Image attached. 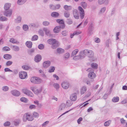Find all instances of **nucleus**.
I'll use <instances>...</instances> for the list:
<instances>
[{"instance_id":"nucleus-23","label":"nucleus","mask_w":127,"mask_h":127,"mask_svg":"<svg viewBox=\"0 0 127 127\" xmlns=\"http://www.w3.org/2000/svg\"><path fill=\"white\" fill-rule=\"evenodd\" d=\"M26 45L28 48H31L32 47V43L31 41H27L26 43Z\"/></svg>"},{"instance_id":"nucleus-45","label":"nucleus","mask_w":127,"mask_h":127,"mask_svg":"<svg viewBox=\"0 0 127 127\" xmlns=\"http://www.w3.org/2000/svg\"><path fill=\"white\" fill-rule=\"evenodd\" d=\"M81 4L83 8L85 9L87 7V4L86 2H82L81 3Z\"/></svg>"},{"instance_id":"nucleus-21","label":"nucleus","mask_w":127,"mask_h":127,"mask_svg":"<svg viewBox=\"0 0 127 127\" xmlns=\"http://www.w3.org/2000/svg\"><path fill=\"white\" fill-rule=\"evenodd\" d=\"M12 49L15 51H18L20 50V48L16 45H12L11 46Z\"/></svg>"},{"instance_id":"nucleus-56","label":"nucleus","mask_w":127,"mask_h":127,"mask_svg":"<svg viewBox=\"0 0 127 127\" xmlns=\"http://www.w3.org/2000/svg\"><path fill=\"white\" fill-rule=\"evenodd\" d=\"M33 116L35 118L39 116V114L37 112H34L33 113Z\"/></svg>"},{"instance_id":"nucleus-2","label":"nucleus","mask_w":127,"mask_h":127,"mask_svg":"<svg viewBox=\"0 0 127 127\" xmlns=\"http://www.w3.org/2000/svg\"><path fill=\"white\" fill-rule=\"evenodd\" d=\"M94 23L92 22L89 23L88 31V33L89 35H91L93 34V31L94 30Z\"/></svg>"},{"instance_id":"nucleus-17","label":"nucleus","mask_w":127,"mask_h":127,"mask_svg":"<svg viewBox=\"0 0 127 127\" xmlns=\"http://www.w3.org/2000/svg\"><path fill=\"white\" fill-rule=\"evenodd\" d=\"M50 61H48L44 62L43 64L44 67L46 68L48 67L50 64Z\"/></svg>"},{"instance_id":"nucleus-36","label":"nucleus","mask_w":127,"mask_h":127,"mask_svg":"<svg viewBox=\"0 0 127 127\" xmlns=\"http://www.w3.org/2000/svg\"><path fill=\"white\" fill-rule=\"evenodd\" d=\"M111 121L108 120L105 122L104 123V126L105 127H107L109 126L111 123Z\"/></svg>"},{"instance_id":"nucleus-20","label":"nucleus","mask_w":127,"mask_h":127,"mask_svg":"<svg viewBox=\"0 0 127 127\" xmlns=\"http://www.w3.org/2000/svg\"><path fill=\"white\" fill-rule=\"evenodd\" d=\"M85 49L83 51H81L79 55L81 59L84 58L86 55V52H85Z\"/></svg>"},{"instance_id":"nucleus-50","label":"nucleus","mask_w":127,"mask_h":127,"mask_svg":"<svg viewBox=\"0 0 127 127\" xmlns=\"http://www.w3.org/2000/svg\"><path fill=\"white\" fill-rule=\"evenodd\" d=\"M68 33V32L66 31H63L62 33V35L64 36H66Z\"/></svg>"},{"instance_id":"nucleus-55","label":"nucleus","mask_w":127,"mask_h":127,"mask_svg":"<svg viewBox=\"0 0 127 127\" xmlns=\"http://www.w3.org/2000/svg\"><path fill=\"white\" fill-rule=\"evenodd\" d=\"M73 59L75 60H78L80 59H81L80 56L78 55L77 56H75L73 58Z\"/></svg>"},{"instance_id":"nucleus-57","label":"nucleus","mask_w":127,"mask_h":127,"mask_svg":"<svg viewBox=\"0 0 127 127\" xmlns=\"http://www.w3.org/2000/svg\"><path fill=\"white\" fill-rule=\"evenodd\" d=\"M55 67L54 66H52L51 67V68L49 70V72H54L55 70Z\"/></svg>"},{"instance_id":"nucleus-43","label":"nucleus","mask_w":127,"mask_h":127,"mask_svg":"<svg viewBox=\"0 0 127 127\" xmlns=\"http://www.w3.org/2000/svg\"><path fill=\"white\" fill-rule=\"evenodd\" d=\"M9 41L13 44L16 43L17 42V41L13 38H11L9 40Z\"/></svg>"},{"instance_id":"nucleus-10","label":"nucleus","mask_w":127,"mask_h":127,"mask_svg":"<svg viewBox=\"0 0 127 127\" xmlns=\"http://www.w3.org/2000/svg\"><path fill=\"white\" fill-rule=\"evenodd\" d=\"M77 94L75 93L72 94L70 96V99L72 101H75L77 99Z\"/></svg>"},{"instance_id":"nucleus-41","label":"nucleus","mask_w":127,"mask_h":127,"mask_svg":"<svg viewBox=\"0 0 127 127\" xmlns=\"http://www.w3.org/2000/svg\"><path fill=\"white\" fill-rule=\"evenodd\" d=\"M38 38V36L36 35H34L33 36L31 40L32 41L36 40Z\"/></svg>"},{"instance_id":"nucleus-58","label":"nucleus","mask_w":127,"mask_h":127,"mask_svg":"<svg viewBox=\"0 0 127 127\" xmlns=\"http://www.w3.org/2000/svg\"><path fill=\"white\" fill-rule=\"evenodd\" d=\"M20 100L24 102H27V99L25 97H21L20 99Z\"/></svg>"},{"instance_id":"nucleus-42","label":"nucleus","mask_w":127,"mask_h":127,"mask_svg":"<svg viewBox=\"0 0 127 127\" xmlns=\"http://www.w3.org/2000/svg\"><path fill=\"white\" fill-rule=\"evenodd\" d=\"M106 9V7H103L100 10L99 12V14L102 13L105 11Z\"/></svg>"},{"instance_id":"nucleus-19","label":"nucleus","mask_w":127,"mask_h":127,"mask_svg":"<svg viewBox=\"0 0 127 127\" xmlns=\"http://www.w3.org/2000/svg\"><path fill=\"white\" fill-rule=\"evenodd\" d=\"M109 3L108 0H98V3L99 4H101L105 3L106 4H107Z\"/></svg>"},{"instance_id":"nucleus-54","label":"nucleus","mask_w":127,"mask_h":127,"mask_svg":"<svg viewBox=\"0 0 127 127\" xmlns=\"http://www.w3.org/2000/svg\"><path fill=\"white\" fill-rule=\"evenodd\" d=\"M54 88L57 90L59 88V84L57 83H55L53 85Z\"/></svg>"},{"instance_id":"nucleus-62","label":"nucleus","mask_w":127,"mask_h":127,"mask_svg":"<svg viewBox=\"0 0 127 127\" xmlns=\"http://www.w3.org/2000/svg\"><path fill=\"white\" fill-rule=\"evenodd\" d=\"M49 7L51 9L54 10L56 9L55 6L53 5H50L49 6Z\"/></svg>"},{"instance_id":"nucleus-24","label":"nucleus","mask_w":127,"mask_h":127,"mask_svg":"<svg viewBox=\"0 0 127 127\" xmlns=\"http://www.w3.org/2000/svg\"><path fill=\"white\" fill-rule=\"evenodd\" d=\"M10 6V4L8 3H6L4 5V8L5 10H8Z\"/></svg>"},{"instance_id":"nucleus-47","label":"nucleus","mask_w":127,"mask_h":127,"mask_svg":"<svg viewBox=\"0 0 127 127\" xmlns=\"http://www.w3.org/2000/svg\"><path fill=\"white\" fill-rule=\"evenodd\" d=\"M42 24L44 26H47L50 25V23L48 21H45L43 22Z\"/></svg>"},{"instance_id":"nucleus-29","label":"nucleus","mask_w":127,"mask_h":127,"mask_svg":"<svg viewBox=\"0 0 127 127\" xmlns=\"http://www.w3.org/2000/svg\"><path fill=\"white\" fill-rule=\"evenodd\" d=\"M3 57L5 59L9 60L12 58V56L10 54H6L4 55Z\"/></svg>"},{"instance_id":"nucleus-32","label":"nucleus","mask_w":127,"mask_h":127,"mask_svg":"<svg viewBox=\"0 0 127 127\" xmlns=\"http://www.w3.org/2000/svg\"><path fill=\"white\" fill-rule=\"evenodd\" d=\"M119 100V98L118 97H114L112 99V102H118Z\"/></svg>"},{"instance_id":"nucleus-3","label":"nucleus","mask_w":127,"mask_h":127,"mask_svg":"<svg viewBox=\"0 0 127 127\" xmlns=\"http://www.w3.org/2000/svg\"><path fill=\"white\" fill-rule=\"evenodd\" d=\"M23 119L24 121L27 120L29 121H32L33 120V118L29 113H26L24 115Z\"/></svg>"},{"instance_id":"nucleus-26","label":"nucleus","mask_w":127,"mask_h":127,"mask_svg":"<svg viewBox=\"0 0 127 127\" xmlns=\"http://www.w3.org/2000/svg\"><path fill=\"white\" fill-rule=\"evenodd\" d=\"M59 14L57 12H52L51 14V16L54 17H57L59 15Z\"/></svg>"},{"instance_id":"nucleus-8","label":"nucleus","mask_w":127,"mask_h":127,"mask_svg":"<svg viewBox=\"0 0 127 127\" xmlns=\"http://www.w3.org/2000/svg\"><path fill=\"white\" fill-rule=\"evenodd\" d=\"M12 11L11 9L5 10L3 13V14L5 16L10 17L12 14Z\"/></svg>"},{"instance_id":"nucleus-44","label":"nucleus","mask_w":127,"mask_h":127,"mask_svg":"<svg viewBox=\"0 0 127 127\" xmlns=\"http://www.w3.org/2000/svg\"><path fill=\"white\" fill-rule=\"evenodd\" d=\"M7 20V18L4 17L2 16L0 17V21H4Z\"/></svg>"},{"instance_id":"nucleus-18","label":"nucleus","mask_w":127,"mask_h":127,"mask_svg":"<svg viewBox=\"0 0 127 127\" xmlns=\"http://www.w3.org/2000/svg\"><path fill=\"white\" fill-rule=\"evenodd\" d=\"M43 30L45 32L46 35L47 36H51V32L48 29L45 28L43 29Z\"/></svg>"},{"instance_id":"nucleus-49","label":"nucleus","mask_w":127,"mask_h":127,"mask_svg":"<svg viewBox=\"0 0 127 127\" xmlns=\"http://www.w3.org/2000/svg\"><path fill=\"white\" fill-rule=\"evenodd\" d=\"M67 23L68 24H71L72 23V21L71 19H67L66 21Z\"/></svg>"},{"instance_id":"nucleus-48","label":"nucleus","mask_w":127,"mask_h":127,"mask_svg":"<svg viewBox=\"0 0 127 127\" xmlns=\"http://www.w3.org/2000/svg\"><path fill=\"white\" fill-rule=\"evenodd\" d=\"M28 26L27 25H24L23 26V28L25 31H26L28 29Z\"/></svg>"},{"instance_id":"nucleus-61","label":"nucleus","mask_w":127,"mask_h":127,"mask_svg":"<svg viewBox=\"0 0 127 127\" xmlns=\"http://www.w3.org/2000/svg\"><path fill=\"white\" fill-rule=\"evenodd\" d=\"M29 108L31 109H35L36 108V106L34 105H31L29 106Z\"/></svg>"},{"instance_id":"nucleus-63","label":"nucleus","mask_w":127,"mask_h":127,"mask_svg":"<svg viewBox=\"0 0 127 127\" xmlns=\"http://www.w3.org/2000/svg\"><path fill=\"white\" fill-rule=\"evenodd\" d=\"M10 124V123L9 122H6L4 123V126H9Z\"/></svg>"},{"instance_id":"nucleus-34","label":"nucleus","mask_w":127,"mask_h":127,"mask_svg":"<svg viewBox=\"0 0 127 127\" xmlns=\"http://www.w3.org/2000/svg\"><path fill=\"white\" fill-rule=\"evenodd\" d=\"M65 104L64 103H62L60 105L59 109L60 110H62L64 109L65 108Z\"/></svg>"},{"instance_id":"nucleus-46","label":"nucleus","mask_w":127,"mask_h":127,"mask_svg":"<svg viewBox=\"0 0 127 127\" xmlns=\"http://www.w3.org/2000/svg\"><path fill=\"white\" fill-rule=\"evenodd\" d=\"M70 56V54L69 53H66L64 55V59L65 60L67 59Z\"/></svg>"},{"instance_id":"nucleus-7","label":"nucleus","mask_w":127,"mask_h":127,"mask_svg":"<svg viewBox=\"0 0 127 127\" xmlns=\"http://www.w3.org/2000/svg\"><path fill=\"white\" fill-rule=\"evenodd\" d=\"M85 52H86V55L89 58L93 57L94 55V53L91 50L85 49Z\"/></svg>"},{"instance_id":"nucleus-64","label":"nucleus","mask_w":127,"mask_h":127,"mask_svg":"<svg viewBox=\"0 0 127 127\" xmlns=\"http://www.w3.org/2000/svg\"><path fill=\"white\" fill-rule=\"evenodd\" d=\"M120 121L121 124H124L126 123V121L123 118L121 119Z\"/></svg>"},{"instance_id":"nucleus-1","label":"nucleus","mask_w":127,"mask_h":127,"mask_svg":"<svg viewBox=\"0 0 127 127\" xmlns=\"http://www.w3.org/2000/svg\"><path fill=\"white\" fill-rule=\"evenodd\" d=\"M47 42L49 44L52 45L51 47L53 49L56 48L59 45L58 42L55 39H49L47 40Z\"/></svg>"},{"instance_id":"nucleus-30","label":"nucleus","mask_w":127,"mask_h":127,"mask_svg":"<svg viewBox=\"0 0 127 127\" xmlns=\"http://www.w3.org/2000/svg\"><path fill=\"white\" fill-rule=\"evenodd\" d=\"M57 52L59 54H62L64 52V50L61 48H58L57 49Z\"/></svg>"},{"instance_id":"nucleus-9","label":"nucleus","mask_w":127,"mask_h":127,"mask_svg":"<svg viewBox=\"0 0 127 127\" xmlns=\"http://www.w3.org/2000/svg\"><path fill=\"white\" fill-rule=\"evenodd\" d=\"M19 76L21 79H23L25 78L27 75V72L25 71H21L19 73Z\"/></svg>"},{"instance_id":"nucleus-35","label":"nucleus","mask_w":127,"mask_h":127,"mask_svg":"<svg viewBox=\"0 0 127 127\" xmlns=\"http://www.w3.org/2000/svg\"><path fill=\"white\" fill-rule=\"evenodd\" d=\"M22 68L25 70H27L31 68V67L28 65H24L22 66Z\"/></svg>"},{"instance_id":"nucleus-22","label":"nucleus","mask_w":127,"mask_h":127,"mask_svg":"<svg viewBox=\"0 0 127 127\" xmlns=\"http://www.w3.org/2000/svg\"><path fill=\"white\" fill-rule=\"evenodd\" d=\"M60 28L61 27L59 26L55 27L53 30L54 32L56 33H58L60 30Z\"/></svg>"},{"instance_id":"nucleus-5","label":"nucleus","mask_w":127,"mask_h":127,"mask_svg":"<svg viewBox=\"0 0 127 127\" xmlns=\"http://www.w3.org/2000/svg\"><path fill=\"white\" fill-rule=\"evenodd\" d=\"M22 91L23 93L26 95L30 97H33V95L32 93L26 89H23Z\"/></svg>"},{"instance_id":"nucleus-40","label":"nucleus","mask_w":127,"mask_h":127,"mask_svg":"<svg viewBox=\"0 0 127 127\" xmlns=\"http://www.w3.org/2000/svg\"><path fill=\"white\" fill-rule=\"evenodd\" d=\"M42 91V89L41 88H40L38 89H37L36 88V90L35 91L34 93L37 95L39 93H40Z\"/></svg>"},{"instance_id":"nucleus-39","label":"nucleus","mask_w":127,"mask_h":127,"mask_svg":"<svg viewBox=\"0 0 127 127\" xmlns=\"http://www.w3.org/2000/svg\"><path fill=\"white\" fill-rule=\"evenodd\" d=\"M91 66L94 69H96L97 68L98 65L96 63H93L91 64Z\"/></svg>"},{"instance_id":"nucleus-4","label":"nucleus","mask_w":127,"mask_h":127,"mask_svg":"<svg viewBox=\"0 0 127 127\" xmlns=\"http://www.w3.org/2000/svg\"><path fill=\"white\" fill-rule=\"evenodd\" d=\"M31 82L34 84H39L42 82V80L37 77H32L30 79Z\"/></svg>"},{"instance_id":"nucleus-53","label":"nucleus","mask_w":127,"mask_h":127,"mask_svg":"<svg viewBox=\"0 0 127 127\" xmlns=\"http://www.w3.org/2000/svg\"><path fill=\"white\" fill-rule=\"evenodd\" d=\"M10 48L8 47H4L3 48V50L5 51H10Z\"/></svg>"},{"instance_id":"nucleus-13","label":"nucleus","mask_w":127,"mask_h":127,"mask_svg":"<svg viewBox=\"0 0 127 127\" xmlns=\"http://www.w3.org/2000/svg\"><path fill=\"white\" fill-rule=\"evenodd\" d=\"M73 16L74 18L76 19H78L79 17L77 10L76 9H74L73 10Z\"/></svg>"},{"instance_id":"nucleus-38","label":"nucleus","mask_w":127,"mask_h":127,"mask_svg":"<svg viewBox=\"0 0 127 127\" xmlns=\"http://www.w3.org/2000/svg\"><path fill=\"white\" fill-rule=\"evenodd\" d=\"M78 49H76L73 51L72 52L71 56L73 57L76 55L78 52Z\"/></svg>"},{"instance_id":"nucleus-16","label":"nucleus","mask_w":127,"mask_h":127,"mask_svg":"<svg viewBox=\"0 0 127 127\" xmlns=\"http://www.w3.org/2000/svg\"><path fill=\"white\" fill-rule=\"evenodd\" d=\"M12 94L15 96H18L20 95V92L17 90H14L11 92Z\"/></svg>"},{"instance_id":"nucleus-51","label":"nucleus","mask_w":127,"mask_h":127,"mask_svg":"<svg viewBox=\"0 0 127 127\" xmlns=\"http://www.w3.org/2000/svg\"><path fill=\"white\" fill-rule=\"evenodd\" d=\"M44 46L43 44H40L38 45V47L39 49L42 50L44 48Z\"/></svg>"},{"instance_id":"nucleus-31","label":"nucleus","mask_w":127,"mask_h":127,"mask_svg":"<svg viewBox=\"0 0 127 127\" xmlns=\"http://www.w3.org/2000/svg\"><path fill=\"white\" fill-rule=\"evenodd\" d=\"M27 0H18L17 3L19 5H21L24 4Z\"/></svg>"},{"instance_id":"nucleus-52","label":"nucleus","mask_w":127,"mask_h":127,"mask_svg":"<svg viewBox=\"0 0 127 127\" xmlns=\"http://www.w3.org/2000/svg\"><path fill=\"white\" fill-rule=\"evenodd\" d=\"M9 88L7 86H4L2 87V90L4 91H8L9 90Z\"/></svg>"},{"instance_id":"nucleus-59","label":"nucleus","mask_w":127,"mask_h":127,"mask_svg":"<svg viewBox=\"0 0 127 127\" xmlns=\"http://www.w3.org/2000/svg\"><path fill=\"white\" fill-rule=\"evenodd\" d=\"M12 61H8L6 63V65L7 66H9L11 65L12 64Z\"/></svg>"},{"instance_id":"nucleus-60","label":"nucleus","mask_w":127,"mask_h":127,"mask_svg":"<svg viewBox=\"0 0 127 127\" xmlns=\"http://www.w3.org/2000/svg\"><path fill=\"white\" fill-rule=\"evenodd\" d=\"M39 34L42 36H44V33L43 31L42 30H40L38 32Z\"/></svg>"},{"instance_id":"nucleus-15","label":"nucleus","mask_w":127,"mask_h":127,"mask_svg":"<svg viewBox=\"0 0 127 127\" xmlns=\"http://www.w3.org/2000/svg\"><path fill=\"white\" fill-rule=\"evenodd\" d=\"M41 60V57L40 54L37 55L34 57V60L36 62H39Z\"/></svg>"},{"instance_id":"nucleus-11","label":"nucleus","mask_w":127,"mask_h":127,"mask_svg":"<svg viewBox=\"0 0 127 127\" xmlns=\"http://www.w3.org/2000/svg\"><path fill=\"white\" fill-rule=\"evenodd\" d=\"M96 76V74L94 72L93 70H91L88 74L89 78L91 79H93Z\"/></svg>"},{"instance_id":"nucleus-37","label":"nucleus","mask_w":127,"mask_h":127,"mask_svg":"<svg viewBox=\"0 0 127 127\" xmlns=\"http://www.w3.org/2000/svg\"><path fill=\"white\" fill-rule=\"evenodd\" d=\"M64 16L66 18H68L69 17L70 14L68 12L65 11L64 13Z\"/></svg>"},{"instance_id":"nucleus-14","label":"nucleus","mask_w":127,"mask_h":127,"mask_svg":"<svg viewBox=\"0 0 127 127\" xmlns=\"http://www.w3.org/2000/svg\"><path fill=\"white\" fill-rule=\"evenodd\" d=\"M62 85V87L64 89H67L69 87V83L67 82H63Z\"/></svg>"},{"instance_id":"nucleus-6","label":"nucleus","mask_w":127,"mask_h":127,"mask_svg":"<svg viewBox=\"0 0 127 127\" xmlns=\"http://www.w3.org/2000/svg\"><path fill=\"white\" fill-rule=\"evenodd\" d=\"M78 9L79 11V14L80 18L81 19L84 18L85 16L84 11L82 7L79 6L78 7Z\"/></svg>"},{"instance_id":"nucleus-33","label":"nucleus","mask_w":127,"mask_h":127,"mask_svg":"<svg viewBox=\"0 0 127 127\" xmlns=\"http://www.w3.org/2000/svg\"><path fill=\"white\" fill-rule=\"evenodd\" d=\"M21 19L22 18L20 16H18L17 18L15 20V22L17 23H20L21 21Z\"/></svg>"},{"instance_id":"nucleus-27","label":"nucleus","mask_w":127,"mask_h":127,"mask_svg":"<svg viewBox=\"0 0 127 127\" xmlns=\"http://www.w3.org/2000/svg\"><path fill=\"white\" fill-rule=\"evenodd\" d=\"M64 9L66 10L69 11L71 10L72 9V7L71 6H68L67 5H65L64 7Z\"/></svg>"},{"instance_id":"nucleus-28","label":"nucleus","mask_w":127,"mask_h":127,"mask_svg":"<svg viewBox=\"0 0 127 127\" xmlns=\"http://www.w3.org/2000/svg\"><path fill=\"white\" fill-rule=\"evenodd\" d=\"M87 90V88L85 86H83L82 87V89L81 90L80 93L82 95Z\"/></svg>"},{"instance_id":"nucleus-12","label":"nucleus","mask_w":127,"mask_h":127,"mask_svg":"<svg viewBox=\"0 0 127 127\" xmlns=\"http://www.w3.org/2000/svg\"><path fill=\"white\" fill-rule=\"evenodd\" d=\"M56 21L58 23L61 24L60 26L61 28L63 29L64 28L65 25L63 20L58 19Z\"/></svg>"},{"instance_id":"nucleus-25","label":"nucleus","mask_w":127,"mask_h":127,"mask_svg":"<svg viewBox=\"0 0 127 127\" xmlns=\"http://www.w3.org/2000/svg\"><path fill=\"white\" fill-rule=\"evenodd\" d=\"M35 50V49L32 48L28 50V52L29 54L30 55H32L34 53Z\"/></svg>"}]
</instances>
